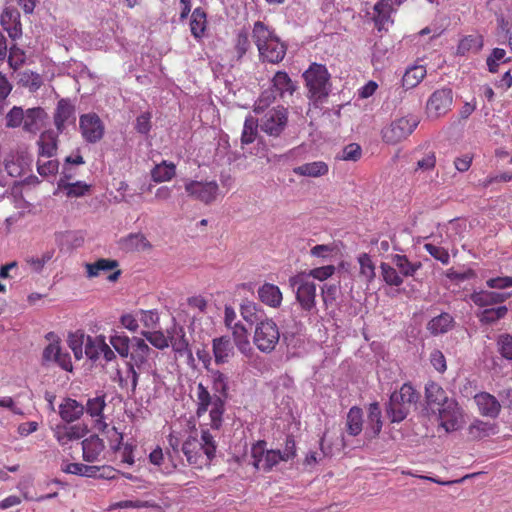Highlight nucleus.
Masks as SVG:
<instances>
[{
  "label": "nucleus",
  "instance_id": "nucleus-1",
  "mask_svg": "<svg viewBox=\"0 0 512 512\" xmlns=\"http://www.w3.org/2000/svg\"><path fill=\"white\" fill-rule=\"evenodd\" d=\"M252 39L262 62L277 64L287 52V45L262 21H256L252 29Z\"/></svg>",
  "mask_w": 512,
  "mask_h": 512
},
{
  "label": "nucleus",
  "instance_id": "nucleus-2",
  "mask_svg": "<svg viewBox=\"0 0 512 512\" xmlns=\"http://www.w3.org/2000/svg\"><path fill=\"white\" fill-rule=\"evenodd\" d=\"M216 442L208 430H202L201 438L190 435L182 444V452L189 464L201 468L210 464L215 457Z\"/></svg>",
  "mask_w": 512,
  "mask_h": 512
},
{
  "label": "nucleus",
  "instance_id": "nucleus-3",
  "mask_svg": "<svg viewBox=\"0 0 512 512\" xmlns=\"http://www.w3.org/2000/svg\"><path fill=\"white\" fill-rule=\"evenodd\" d=\"M308 96L314 103L323 102L332 89L331 76L323 64L312 63L303 73Z\"/></svg>",
  "mask_w": 512,
  "mask_h": 512
},
{
  "label": "nucleus",
  "instance_id": "nucleus-4",
  "mask_svg": "<svg viewBox=\"0 0 512 512\" xmlns=\"http://www.w3.org/2000/svg\"><path fill=\"white\" fill-rule=\"evenodd\" d=\"M142 334L155 348L160 350L170 345L173 352H192V350L204 352V349L190 345L184 328L181 326L174 325L171 330H168V336L161 331L142 332Z\"/></svg>",
  "mask_w": 512,
  "mask_h": 512
},
{
  "label": "nucleus",
  "instance_id": "nucleus-5",
  "mask_svg": "<svg viewBox=\"0 0 512 512\" xmlns=\"http://www.w3.org/2000/svg\"><path fill=\"white\" fill-rule=\"evenodd\" d=\"M197 410L196 415L201 417L204 415L209 406L210 410V425L213 429L218 430L222 425V415L224 413V400L221 396H211L207 388L199 383L197 385Z\"/></svg>",
  "mask_w": 512,
  "mask_h": 512
},
{
  "label": "nucleus",
  "instance_id": "nucleus-6",
  "mask_svg": "<svg viewBox=\"0 0 512 512\" xmlns=\"http://www.w3.org/2000/svg\"><path fill=\"white\" fill-rule=\"evenodd\" d=\"M289 284L296 288V300L304 311L310 312L316 305V285L305 272L290 277Z\"/></svg>",
  "mask_w": 512,
  "mask_h": 512
},
{
  "label": "nucleus",
  "instance_id": "nucleus-7",
  "mask_svg": "<svg viewBox=\"0 0 512 512\" xmlns=\"http://www.w3.org/2000/svg\"><path fill=\"white\" fill-rule=\"evenodd\" d=\"M446 432L459 430L464 424V414L456 399L448 401V403L439 408L437 412L432 414Z\"/></svg>",
  "mask_w": 512,
  "mask_h": 512
},
{
  "label": "nucleus",
  "instance_id": "nucleus-8",
  "mask_svg": "<svg viewBox=\"0 0 512 512\" xmlns=\"http://www.w3.org/2000/svg\"><path fill=\"white\" fill-rule=\"evenodd\" d=\"M418 124L417 117H401L383 128L382 138L386 143L396 144L406 139Z\"/></svg>",
  "mask_w": 512,
  "mask_h": 512
},
{
  "label": "nucleus",
  "instance_id": "nucleus-9",
  "mask_svg": "<svg viewBox=\"0 0 512 512\" xmlns=\"http://www.w3.org/2000/svg\"><path fill=\"white\" fill-rule=\"evenodd\" d=\"M288 123V111L277 106L267 111L260 120V129L269 136L279 137Z\"/></svg>",
  "mask_w": 512,
  "mask_h": 512
},
{
  "label": "nucleus",
  "instance_id": "nucleus-10",
  "mask_svg": "<svg viewBox=\"0 0 512 512\" xmlns=\"http://www.w3.org/2000/svg\"><path fill=\"white\" fill-rule=\"evenodd\" d=\"M252 465L256 470L270 471L281 460L280 450H267L266 442L260 440L251 447Z\"/></svg>",
  "mask_w": 512,
  "mask_h": 512
},
{
  "label": "nucleus",
  "instance_id": "nucleus-11",
  "mask_svg": "<svg viewBox=\"0 0 512 512\" xmlns=\"http://www.w3.org/2000/svg\"><path fill=\"white\" fill-rule=\"evenodd\" d=\"M280 338L277 325L272 320L261 321L255 329L254 343L262 352L275 348Z\"/></svg>",
  "mask_w": 512,
  "mask_h": 512
},
{
  "label": "nucleus",
  "instance_id": "nucleus-12",
  "mask_svg": "<svg viewBox=\"0 0 512 512\" xmlns=\"http://www.w3.org/2000/svg\"><path fill=\"white\" fill-rule=\"evenodd\" d=\"M79 128L84 140L88 143L99 142L105 132V126L96 113L82 114L79 118Z\"/></svg>",
  "mask_w": 512,
  "mask_h": 512
},
{
  "label": "nucleus",
  "instance_id": "nucleus-13",
  "mask_svg": "<svg viewBox=\"0 0 512 512\" xmlns=\"http://www.w3.org/2000/svg\"><path fill=\"white\" fill-rule=\"evenodd\" d=\"M218 190L219 186L216 181L202 182L188 180L185 182V191L188 196L205 204H210L215 201Z\"/></svg>",
  "mask_w": 512,
  "mask_h": 512
},
{
  "label": "nucleus",
  "instance_id": "nucleus-14",
  "mask_svg": "<svg viewBox=\"0 0 512 512\" xmlns=\"http://www.w3.org/2000/svg\"><path fill=\"white\" fill-rule=\"evenodd\" d=\"M453 102V92L450 88L434 91L427 101L426 111L429 117L438 118L446 114Z\"/></svg>",
  "mask_w": 512,
  "mask_h": 512
},
{
  "label": "nucleus",
  "instance_id": "nucleus-15",
  "mask_svg": "<svg viewBox=\"0 0 512 512\" xmlns=\"http://www.w3.org/2000/svg\"><path fill=\"white\" fill-rule=\"evenodd\" d=\"M236 319V312L231 306H225L224 322L227 328L232 330L234 343L239 352H249L250 342L248 339L247 330L240 323H234Z\"/></svg>",
  "mask_w": 512,
  "mask_h": 512
},
{
  "label": "nucleus",
  "instance_id": "nucleus-16",
  "mask_svg": "<svg viewBox=\"0 0 512 512\" xmlns=\"http://www.w3.org/2000/svg\"><path fill=\"white\" fill-rule=\"evenodd\" d=\"M453 399L447 395L446 391L438 383L430 381L426 384L425 401L427 413L432 415Z\"/></svg>",
  "mask_w": 512,
  "mask_h": 512
},
{
  "label": "nucleus",
  "instance_id": "nucleus-17",
  "mask_svg": "<svg viewBox=\"0 0 512 512\" xmlns=\"http://www.w3.org/2000/svg\"><path fill=\"white\" fill-rule=\"evenodd\" d=\"M88 432L86 424L57 425L54 429V437L61 446H65L71 441L85 437Z\"/></svg>",
  "mask_w": 512,
  "mask_h": 512
},
{
  "label": "nucleus",
  "instance_id": "nucleus-18",
  "mask_svg": "<svg viewBox=\"0 0 512 512\" xmlns=\"http://www.w3.org/2000/svg\"><path fill=\"white\" fill-rule=\"evenodd\" d=\"M0 23L12 40H17L22 36L20 12L16 8L6 7L0 16Z\"/></svg>",
  "mask_w": 512,
  "mask_h": 512
},
{
  "label": "nucleus",
  "instance_id": "nucleus-19",
  "mask_svg": "<svg viewBox=\"0 0 512 512\" xmlns=\"http://www.w3.org/2000/svg\"><path fill=\"white\" fill-rule=\"evenodd\" d=\"M110 343L116 352H128L129 349H133L138 352H148L149 347L145 340L138 337L130 339L128 336L122 334H115L111 336Z\"/></svg>",
  "mask_w": 512,
  "mask_h": 512
},
{
  "label": "nucleus",
  "instance_id": "nucleus-20",
  "mask_svg": "<svg viewBox=\"0 0 512 512\" xmlns=\"http://www.w3.org/2000/svg\"><path fill=\"white\" fill-rule=\"evenodd\" d=\"M475 403L481 415L497 418L501 411V404L495 396L488 392H480L474 396Z\"/></svg>",
  "mask_w": 512,
  "mask_h": 512
},
{
  "label": "nucleus",
  "instance_id": "nucleus-21",
  "mask_svg": "<svg viewBox=\"0 0 512 512\" xmlns=\"http://www.w3.org/2000/svg\"><path fill=\"white\" fill-rule=\"evenodd\" d=\"M81 445L83 460L89 463L99 461L105 449L103 440L95 434L85 438Z\"/></svg>",
  "mask_w": 512,
  "mask_h": 512
},
{
  "label": "nucleus",
  "instance_id": "nucleus-22",
  "mask_svg": "<svg viewBox=\"0 0 512 512\" xmlns=\"http://www.w3.org/2000/svg\"><path fill=\"white\" fill-rule=\"evenodd\" d=\"M47 113L41 107L29 108L25 111L23 130L27 133L36 134L47 119Z\"/></svg>",
  "mask_w": 512,
  "mask_h": 512
},
{
  "label": "nucleus",
  "instance_id": "nucleus-23",
  "mask_svg": "<svg viewBox=\"0 0 512 512\" xmlns=\"http://www.w3.org/2000/svg\"><path fill=\"white\" fill-rule=\"evenodd\" d=\"M60 132L46 130L41 133L37 144L39 146V157L52 158L58 150V135Z\"/></svg>",
  "mask_w": 512,
  "mask_h": 512
},
{
  "label": "nucleus",
  "instance_id": "nucleus-24",
  "mask_svg": "<svg viewBox=\"0 0 512 512\" xmlns=\"http://www.w3.org/2000/svg\"><path fill=\"white\" fill-rule=\"evenodd\" d=\"M72 118L75 121V107L69 99H60L57 103L54 113V124L58 132L62 133L65 129V123Z\"/></svg>",
  "mask_w": 512,
  "mask_h": 512
},
{
  "label": "nucleus",
  "instance_id": "nucleus-25",
  "mask_svg": "<svg viewBox=\"0 0 512 512\" xmlns=\"http://www.w3.org/2000/svg\"><path fill=\"white\" fill-rule=\"evenodd\" d=\"M426 76V69L424 66H413L406 70L402 77V88H396L395 93L401 96L405 90L416 87Z\"/></svg>",
  "mask_w": 512,
  "mask_h": 512
},
{
  "label": "nucleus",
  "instance_id": "nucleus-26",
  "mask_svg": "<svg viewBox=\"0 0 512 512\" xmlns=\"http://www.w3.org/2000/svg\"><path fill=\"white\" fill-rule=\"evenodd\" d=\"M85 407L78 401L66 398L59 405V415L67 423L78 420L84 413Z\"/></svg>",
  "mask_w": 512,
  "mask_h": 512
},
{
  "label": "nucleus",
  "instance_id": "nucleus-27",
  "mask_svg": "<svg viewBox=\"0 0 512 512\" xmlns=\"http://www.w3.org/2000/svg\"><path fill=\"white\" fill-rule=\"evenodd\" d=\"M455 324L453 316L447 312H443L433 317L427 324L428 331L433 335L444 334L450 331Z\"/></svg>",
  "mask_w": 512,
  "mask_h": 512
},
{
  "label": "nucleus",
  "instance_id": "nucleus-28",
  "mask_svg": "<svg viewBox=\"0 0 512 512\" xmlns=\"http://www.w3.org/2000/svg\"><path fill=\"white\" fill-rule=\"evenodd\" d=\"M258 297L264 304L277 308L282 302V293L278 286L265 283L258 289Z\"/></svg>",
  "mask_w": 512,
  "mask_h": 512
},
{
  "label": "nucleus",
  "instance_id": "nucleus-29",
  "mask_svg": "<svg viewBox=\"0 0 512 512\" xmlns=\"http://www.w3.org/2000/svg\"><path fill=\"white\" fill-rule=\"evenodd\" d=\"M381 429L382 420L380 405L377 402H373L368 407L366 434L369 437L374 438L379 435Z\"/></svg>",
  "mask_w": 512,
  "mask_h": 512
},
{
  "label": "nucleus",
  "instance_id": "nucleus-30",
  "mask_svg": "<svg viewBox=\"0 0 512 512\" xmlns=\"http://www.w3.org/2000/svg\"><path fill=\"white\" fill-rule=\"evenodd\" d=\"M393 6L395 5L381 0L374 5V16L372 19L379 31L387 29L386 24H388L391 21L390 14L393 10Z\"/></svg>",
  "mask_w": 512,
  "mask_h": 512
},
{
  "label": "nucleus",
  "instance_id": "nucleus-31",
  "mask_svg": "<svg viewBox=\"0 0 512 512\" xmlns=\"http://www.w3.org/2000/svg\"><path fill=\"white\" fill-rule=\"evenodd\" d=\"M328 170V165L323 161L305 163L293 168L296 175L305 177H320L326 175Z\"/></svg>",
  "mask_w": 512,
  "mask_h": 512
},
{
  "label": "nucleus",
  "instance_id": "nucleus-32",
  "mask_svg": "<svg viewBox=\"0 0 512 512\" xmlns=\"http://www.w3.org/2000/svg\"><path fill=\"white\" fill-rule=\"evenodd\" d=\"M507 297L508 294L504 292H490L484 290L471 294V300L481 307L504 302Z\"/></svg>",
  "mask_w": 512,
  "mask_h": 512
},
{
  "label": "nucleus",
  "instance_id": "nucleus-33",
  "mask_svg": "<svg viewBox=\"0 0 512 512\" xmlns=\"http://www.w3.org/2000/svg\"><path fill=\"white\" fill-rule=\"evenodd\" d=\"M392 263L397 267L404 277H412L422 267L420 261L411 262L406 255L395 254L391 258Z\"/></svg>",
  "mask_w": 512,
  "mask_h": 512
},
{
  "label": "nucleus",
  "instance_id": "nucleus-34",
  "mask_svg": "<svg viewBox=\"0 0 512 512\" xmlns=\"http://www.w3.org/2000/svg\"><path fill=\"white\" fill-rule=\"evenodd\" d=\"M91 186L82 182H67L64 179H60L58 182V189L65 191V194L69 198H79L84 196L90 191Z\"/></svg>",
  "mask_w": 512,
  "mask_h": 512
},
{
  "label": "nucleus",
  "instance_id": "nucleus-35",
  "mask_svg": "<svg viewBox=\"0 0 512 512\" xmlns=\"http://www.w3.org/2000/svg\"><path fill=\"white\" fill-rule=\"evenodd\" d=\"M119 266L117 260L100 258L94 263H86L85 268L87 271V277L93 278L100 275L101 272L114 270Z\"/></svg>",
  "mask_w": 512,
  "mask_h": 512
},
{
  "label": "nucleus",
  "instance_id": "nucleus-36",
  "mask_svg": "<svg viewBox=\"0 0 512 512\" xmlns=\"http://www.w3.org/2000/svg\"><path fill=\"white\" fill-rule=\"evenodd\" d=\"M273 87L279 92L281 97L287 93L292 95L296 90V85L289 75L284 71H277L272 79Z\"/></svg>",
  "mask_w": 512,
  "mask_h": 512
},
{
  "label": "nucleus",
  "instance_id": "nucleus-37",
  "mask_svg": "<svg viewBox=\"0 0 512 512\" xmlns=\"http://www.w3.org/2000/svg\"><path fill=\"white\" fill-rule=\"evenodd\" d=\"M410 412V408L397 400V396H390L387 406V415L392 422L403 421Z\"/></svg>",
  "mask_w": 512,
  "mask_h": 512
},
{
  "label": "nucleus",
  "instance_id": "nucleus-38",
  "mask_svg": "<svg viewBox=\"0 0 512 512\" xmlns=\"http://www.w3.org/2000/svg\"><path fill=\"white\" fill-rule=\"evenodd\" d=\"M106 406L105 403V397L104 396H97L95 398L88 399L86 404V411L87 413L95 418L99 417L102 418V412ZM97 426L99 429H104L107 427V424L102 421V419H97Z\"/></svg>",
  "mask_w": 512,
  "mask_h": 512
},
{
  "label": "nucleus",
  "instance_id": "nucleus-39",
  "mask_svg": "<svg viewBox=\"0 0 512 512\" xmlns=\"http://www.w3.org/2000/svg\"><path fill=\"white\" fill-rule=\"evenodd\" d=\"M347 432L351 436H357L363 429L362 410L356 406L352 407L347 414Z\"/></svg>",
  "mask_w": 512,
  "mask_h": 512
},
{
  "label": "nucleus",
  "instance_id": "nucleus-40",
  "mask_svg": "<svg viewBox=\"0 0 512 512\" xmlns=\"http://www.w3.org/2000/svg\"><path fill=\"white\" fill-rule=\"evenodd\" d=\"M495 433L493 424L476 420L468 428V435L473 440L482 439Z\"/></svg>",
  "mask_w": 512,
  "mask_h": 512
},
{
  "label": "nucleus",
  "instance_id": "nucleus-41",
  "mask_svg": "<svg viewBox=\"0 0 512 512\" xmlns=\"http://www.w3.org/2000/svg\"><path fill=\"white\" fill-rule=\"evenodd\" d=\"M206 13L205 11L198 7L196 8L191 15L190 28L191 33L195 38H200L204 34L206 29Z\"/></svg>",
  "mask_w": 512,
  "mask_h": 512
},
{
  "label": "nucleus",
  "instance_id": "nucleus-42",
  "mask_svg": "<svg viewBox=\"0 0 512 512\" xmlns=\"http://www.w3.org/2000/svg\"><path fill=\"white\" fill-rule=\"evenodd\" d=\"M65 473L88 477V478H96L98 472V466L96 465H86L83 463H69L63 469Z\"/></svg>",
  "mask_w": 512,
  "mask_h": 512
},
{
  "label": "nucleus",
  "instance_id": "nucleus-43",
  "mask_svg": "<svg viewBox=\"0 0 512 512\" xmlns=\"http://www.w3.org/2000/svg\"><path fill=\"white\" fill-rule=\"evenodd\" d=\"M391 396H397V400L404 403L410 409L419 400V394L416 390L408 383L401 386L399 391H395Z\"/></svg>",
  "mask_w": 512,
  "mask_h": 512
},
{
  "label": "nucleus",
  "instance_id": "nucleus-44",
  "mask_svg": "<svg viewBox=\"0 0 512 512\" xmlns=\"http://www.w3.org/2000/svg\"><path fill=\"white\" fill-rule=\"evenodd\" d=\"M123 246L128 251L145 250L151 247L149 241L141 233H134L128 235L123 239Z\"/></svg>",
  "mask_w": 512,
  "mask_h": 512
},
{
  "label": "nucleus",
  "instance_id": "nucleus-45",
  "mask_svg": "<svg viewBox=\"0 0 512 512\" xmlns=\"http://www.w3.org/2000/svg\"><path fill=\"white\" fill-rule=\"evenodd\" d=\"M84 352H113L103 335L91 337L85 334Z\"/></svg>",
  "mask_w": 512,
  "mask_h": 512
},
{
  "label": "nucleus",
  "instance_id": "nucleus-46",
  "mask_svg": "<svg viewBox=\"0 0 512 512\" xmlns=\"http://www.w3.org/2000/svg\"><path fill=\"white\" fill-rule=\"evenodd\" d=\"M175 175V165L167 164L165 161L156 165L151 171V177L155 182H164L172 179Z\"/></svg>",
  "mask_w": 512,
  "mask_h": 512
},
{
  "label": "nucleus",
  "instance_id": "nucleus-47",
  "mask_svg": "<svg viewBox=\"0 0 512 512\" xmlns=\"http://www.w3.org/2000/svg\"><path fill=\"white\" fill-rule=\"evenodd\" d=\"M44 364H56L65 371L71 372L73 365L70 354H44Z\"/></svg>",
  "mask_w": 512,
  "mask_h": 512
},
{
  "label": "nucleus",
  "instance_id": "nucleus-48",
  "mask_svg": "<svg viewBox=\"0 0 512 512\" xmlns=\"http://www.w3.org/2000/svg\"><path fill=\"white\" fill-rule=\"evenodd\" d=\"M123 357H128L129 354H120ZM145 363V358L143 354H130V360L127 362L128 371L132 374V386L135 388L137 386L138 381V373L135 368L138 370L142 369V366Z\"/></svg>",
  "mask_w": 512,
  "mask_h": 512
},
{
  "label": "nucleus",
  "instance_id": "nucleus-49",
  "mask_svg": "<svg viewBox=\"0 0 512 512\" xmlns=\"http://www.w3.org/2000/svg\"><path fill=\"white\" fill-rule=\"evenodd\" d=\"M240 310L242 317L251 324L260 319L259 313L262 312L260 309H258L255 302L249 300H244L242 302Z\"/></svg>",
  "mask_w": 512,
  "mask_h": 512
},
{
  "label": "nucleus",
  "instance_id": "nucleus-50",
  "mask_svg": "<svg viewBox=\"0 0 512 512\" xmlns=\"http://www.w3.org/2000/svg\"><path fill=\"white\" fill-rule=\"evenodd\" d=\"M381 273L383 280L391 286H400L403 283V278L398 274L397 270L387 263H382Z\"/></svg>",
  "mask_w": 512,
  "mask_h": 512
},
{
  "label": "nucleus",
  "instance_id": "nucleus-51",
  "mask_svg": "<svg viewBox=\"0 0 512 512\" xmlns=\"http://www.w3.org/2000/svg\"><path fill=\"white\" fill-rule=\"evenodd\" d=\"M506 306L485 309L481 312L480 321L485 324H491L503 318L507 314Z\"/></svg>",
  "mask_w": 512,
  "mask_h": 512
},
{
  "label": "nucleus",
  "instance_id": "nucleus-52",
  "mask_svg": "<svg viewBox=\"0 0 512 512\" xmlns=\"http://www.w3.org/2000/svg\"><path fill=\"white\" fill-rule=\"evenodd\" d=\"M358 262L360 264V274L366 278L368 282H371L375 278V266L366 253L359 256Z\"/></svg>",
  "mask_w": 512,
  "mask_h": 512
},
{
  "label": "nucleus",
  "instance_id": "nucleus-53",
  "mask_svg": "<svg viewBox=\"0 0 512 512\" xmlns=\"http://www.w3.org/2000/svg\"><path fill=\"white\" fill-rule=\"evenodd\" d=\"M257 127L258 123L256 119L250 117L245 120L241 136L242 144H250L255 140Z\"/></svg>",
  "mask_w": 512,
  "mask_h": 512
},
{
  "label": "nucleus",
  "instance_id": "nucleus-54",
  "mask_svg": "<svg viewBox=\"0 0 512 512\" xmlns=\"http://www.w3.org/2000/svg\"><path fill=\"white\" fill-rule=\"evenodd\" d=\"M25 111L22 107L14 106L6 115V127L17 128L23 125Z\"/></svg>",
  "mask_w": 512,
  "mask_h": 512
},
{
  "label": "nucleus",
  "instance_id": "nucleus-55",
  "mask_svg": "<svg viewBox=\"0 0 512 512\" xmlns=\"http://www.w3.org/2000/svg\"><path fill=\"white\" fill-rule=\"evenodd\" d=\"M481 47V42L477 37L472 35L464 37L457 47V54L465 55L470 51L477 52Z\"/></svg>",
  "mask_w": 512,
  "mask_h": 512
},
{
  "label": "nucleus",
  "instance_id": "nucleus-56",
  "mask_svg": "<svg viewBox=\"0 0 512 512\" xmlns=\"http://www.w3.org/2000/svg\"><path fill=\"white\" fill-rule=\"evenodd\" d=\"M20 82L23 86L29 87L31 91H36L42 85V78L36 72L25 71L21 74Z\"/></svg>",
  "mask_w": 512,
  "mask_h": 512
},
{
  "label": "nucleus",
  "instance_id": "nucleus-57",
  "mask_svg": "<svg viewBox=\"0 0 512 512\" xmlns=\"http://www.w3.org/2000/svg\"><path fill=\"white\" fill-rule=\"evenodd\" d=\"M236 348L234 343L233 334L223 335L213 339V351L212 352H229Z\"/></svg>",
  "mask_w": 512,
  "mask_h": 512
},
{
  "label": "nucleus",
  "instance_id": "nucleus-58",
  "mask_svg": "<svg viewBox=\"0 0 512 512\" xmlns=\"http://www.w3.org/2000/svg\"><path fill=\"white\" fill-rule=\"evenodd\" d=\"M85 342V333L82 330L69 332L67 335V344L72 352H82Z\"/></svg>",
  "mask_w": 512,
  "mask_h": 512
},
{
  "label": "nucleus",
  "instance_id": "nucleus-59",
  "mask_svg": "<svg viewBox=\"0 0 512 512\" xmlns=\"http://www.w3.org/2000/svg\"><path fill=\"white\" fill-rule=\"evenodd\" d=\"M250 48L249 35L246 30H241L237 34L235 42V51L237 53L238 60L241 59Z\"/></svg>",
  "mask_w": 512,
  "mask_h": 512
},
{
  "label": "nucleus",
  "instance_id": "nucleus-60",
  "mask_svg": "<svg viewBox=\"0 0 512 512\" xmlns=\"http://www.w3.org/2000/svg\"><path fill=\"white\" fill-rule=\"evenodd\" d=\"M59 162L57 160L42 161L39 157L37 161V171L41 176H49L57 173Z\"/></svg>",
  "mask_w": 512,
  "mask_h": 512
},
{
  "label": "nucleus",
  "instance_id": "nucleus-61",
  "mask_svg": "<svg viewBox=\"0 0 512 512\" xmlns=\"http://www.w3.org/2000/svg\"><path fill=\"white\" fill-rule=\"evenodd\" d=\"M424 248L432 257L440 261L442 264L449 263V253L443 247H439L431 243H426Z\"/></svg>",
  "mask_w": 512,
  "mask_h": 512
},
{
  "label": "nucleus",
  "instance_id": "nucleus-62",
  "mask_svg": "<svg viewBox=\"0 0 512 512\" xmlns=\"http://www.w3.org/2000/svg\"><path fill=\"white\" fill-rule=\"evenodd\" d=\"M151 118L152 115L150 112H143L136 118L135 122V130L143 135H147L151 130Z\"/></svg>",
  "mask_w": 512,
  "mask_h": 512
},
{
  "label": "nucleus",
  "instance_id": "nucleus-63",
  "mask_svg": "<svg viewBox=\"0 0 512 512\" xmlns=\"http://www.w3.org/2000/svg\"><path fill=\"white\" fill-rule=\"evenodd\" d=\"M362 149L357 143H350L342 150L341 159L346 161H358L361 158Z\"/></svg>",
  "mask_w": 512,
  "mask_h": 512
},
{
  "label": "nucleus",
  "instance_id": "nucleus-64",
  "mask_svg": "<svg viewBox=\"0 0 512 512\" xmlns=\"http://www.w3.org/2000/svg\"><path fill=\"white\" fill-rule=\"evenodd\" d=\"M213 389L216 393H218L217 396H221L222 399L225 401V398L227 396V379L224 376V374L217 372L214 376V383H213Z\"/></svg>",
  "mask_w": 512,
  "mask_h": 512
}]
</instances>
